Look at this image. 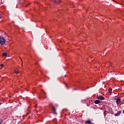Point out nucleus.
<instances>
[{
  "instance_id": "2",
  "label": "nucleus",
  "mask_w": 124,
  "mask_h": 124,
  "mask_svg": "<svg viewBox=\"0 0 124 124\" xmlns=\"http://www.w3.org/2000/svg\"><path fill=\"white\" fill-rule=\"evenodd\" d=\"M52 113L54 115H57V112H56V108L54 107H52Z\"/></svg>"
},
{
  "instance_id": "1",
  "label": "nucleus",
  "mask_w": 124,
  "mask_h": 124,
  "mask_svg": "<svg viewBox=\"0 0 124 124\" xmlns=\"http://www.w3.org/2000/svg\"><path fill=\"white\" fill-rule=\"evenodd\" d=\"M5 42L6 40L4 38L0 37V44H1V45H4V44H5Z\"/></svg>"
},
{
  "instance_id": "5",
  "label": "nucleus",
  "mask_w": 124,
  "mask_h": 124,
  "mask_svg": "<svg viewBox=\"0 0 124 124\" xmlns=\"http://www.w3.org/2000/svg\"><path fill=\"white\" fill-rule=\"evenodd\" d=\"M100 103V101H99V100H96L94 101L95 104H99Z\"/></svg>"
},
{
  "instance_id": "8",
  "label": "nucleus",
  "mask_w": 124,
  "mask_h": 124,
  "mask_svg": "<svg viewBox=\"0 0 124 124\" xmlns=\"http://www.w3.org/2000/svg\"><path fill=\"white\" fill-rule=\"evenodd\" d=\"M54 2L56 3V4H60V1L55 0Z\"/></svg>"
},
{
  "instance_id": "6",
  "label": "nucleus",
  "mask_w": 124,
  "mask_h": 124,
  "mask_svg": "<svg viewBox=\"0 0 124 124\" xmlns=\"http://www.w3.org/2000/svg\"><path fill=\"white\" fill-rule=\"evenodd\" d=\"M119 115H121V111H118L117 113L115 114V116L118 117Z\"/></svg>"
},
{
  "instance_id": "11",
  "label": "nucleus",
  "mask_w": 124,
  "mask_h": 124,
  "mask_svg": "<svg viewBox=\"0 0 124 124\" xmlns=\"http://www.w3.org/2000/svg\"><path fill=\"white\" fill-rule=\"evenodd\" d=\"M110 66H112V64L110 63L109 65L108 66V68H110Z\"/></svg>"
},
{
  "instance_id": "15",
  "label": "nucleus",
  "mask_w": 124,
  "mask_h": 124,
  "mask_svg": "<svg viewBox=\"0 0 124 124\" xmlns=\"http://www.w3.org/2000/svg\"><path fill=\"white\" fill-rule=\"evenodd\" d=\"M0 18H1V17H0Z\"/></svg>"
},
{
  "instance_id": "12",
  "label": "nucleus",
  "mask_w": 124,
  "mask_h": 124,
  "mask_svg": "<svg viewBox=\"0 0 124 124\" xmlns=\"http://www.w3.org/2000/svg\"><path fill=\"white\" fill-rule=\"evenodd\" d=\"M0 66H1V67H3V64H0Z\"/></svg>"
},
{
  "instance_id": "14",
  "label": "nucleus",
  "mask_w": 124,
  "mask_h": 124,
  "mask_svg": "<svg viewBox=\"0 0 124 124\" xmlns=\"http://www.w3.org/2000/svg\"><path fill=\"white\" fill-rule=\"evenodd\" d=\"M123 114H124V110H123Z\"/></svg>"
},
{
  "instance_id": "9",
  "label": "nucleus",
  "mask_w": 124,
  "mask_h": 124,
  "mask_svg": "<svg viewBox=\"0 0 124 124\" xmlns=\"http://www.w3.org/2000/svg\"><path fill=\"white\" fill-rule=\"evenodd\" d=\"M112 89L109 88L108 89V93H112Z\"/></svg>"
},
{
  "instance_id": "10",
  "label": "nucleus",
  "mask_w": 124,
  "mask_h": 124,
  "mask_svg": "<svg viewBox=\"0 0 124 124\" xmlns=\"http://www.w3.org/2000/svg\"><path fill=\"white\" fill-rule=\"evenodd\" d=\"M15 73L18 74V73H19V71H15Z\"/></svg>"
},
{
  "instance_id": "16",
  "label": "nucleus",
  "mask_w": 124,
  "mask_h": 124,
  "mask_svg": "<svg viewBox=\"0 0 124 124\" xmlns=\"http://www.w3.org/2000/svg\"><path fill=\"white\" fill-rule=\"evenodd\" d=\"M0 69H2V68H0Z\"/></svg>"
},
{
  "instance_id": "3",
  "label": "nucleus",
  "mask_w": 124,
  "mask_h": 124,
  "mask_svg": "<svg viewBox=\"0 0 124 124\" xmlns=\"http://www.w3.org/2000/svg\"><path fill=\"white\" fill-rule=\"evenodd\" d=\"M97 99H100V100H104V97L102 96H97Z\"/></svg>"
},
{
  "instance_id": "13",
  "label": "nucleus",
  "mask_w": 124,
  "mask_h": 124,
  "mask_svg": "<svg viewBox=\"0 0 124 124\" xmlns=\"http://www.w3.org/2000/svg\"><path fill=\"white\" fill-rule=\"evenodd\" d=\"M1 123H2V121L1 120V119H0V124H1Z\"/></svg>"
},
{
  "instance_id": "7",
  "label": "nucleus",
  "mask_w": 124,
  "mask_h": 124,
  "mask_svg": "<svg viewBox=\"0 0 124 124\" xmlns=\"http://www.w3.org/2000/svg\"><path fill=\"white\" fill-rule=\"evenodd\" d=\"M2 56L3 57H6V56H7V53L6 52H4L2 54Z\"/></svg>"
},
{
  "instance_id": "4",
  "label": "nucleus",
  "mask_w": 124,
  "mask_h": 124,
  "mask_svg": "<svg viewBox=\"0 0 124 124\" xmlns=\"http://www.w3.org/2000/svg\"><path fill=\"white\" fill-rule=\"evenodd\" d=\"M116 102L117 103H121V98H117V100H116Z\"/></svg>"
}]
</instances>
